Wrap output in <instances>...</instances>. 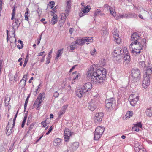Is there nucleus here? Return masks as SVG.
I'll use <instances>...</instances> for the list:
<instances>
[{
    "label": "nucleus",
    "instance_id": "nucleus-1",
    "mask_svg": "<svg viewBox=\"0 0 152 152\" xmlns=\"http://www.w3.org/2000/svg\"><path fill=\"white\" fill-rule=\"evenodd\" d=\"M139 66L140 68L144 69H146L145 73L143 75V80L142 81V86L145 88L150 84V79L152 77V67L150 66H148L147 67L144 61H140L139 62Z\"/></svg>",
    "mask_w": 152,
    "mask_h": 152
},
{
    "label": "nucleus",
    "instance_id": "nucleus-2",
    "mask_svg": "<svg viewBox=\"0 0 152 152\" xmlns=\"http://www.w3.org/2000/svg\"><path fill=\"white\" fill-rule=\"evenodd\" d=\"M132 42L130 46V48H132L131 52L132 53L136 54H139L140 53V51L142 50L141 45L140 42Z\"/></svg>",
    "mask_w": 152,
    "mask_h": 152
},
{
    "label": "nucleus",
    "instance_id": "nucleus-3",
    "mask_svg": "<svg viewBox=\"0 0 152 152\" xmlns=\"http://www.w3.org/2000/svg\"><path fill=\"white\" fill-rule=\"evenodd\" d=\"M94 75H96L99 78V81L103 82L104 80L106 74V69L102 68V69H97L96 72H93Z\"/></svg>",
    "mask_w": 152,
    "mask_h": 152
},
{
    "label": "nucleus",
    "instance_id": "nucleus-4",
    "mask_svg": "<svg viewBox=\"0 0 152 152\" xmlns=\"http://www.w3.org/2000/svg\"><path fill=\"white\" fill-rule=\"evenodd\" d=\"M104 131V128L100 126L97 127L95 129L94 133V139L98 140L102 135Z\"/></svg>",
    "mask_w": 152,
    "mask_h": 152
},
{
    "label": "nucleus",
    "instance_id": "nucleus-5",
    "mask_svg": "<svg viewBox=\"0 0 152 152\" xmlns=\"http://www.w3.org/2000/svg\"><path fill=\"white\" fill-rule=\"evenodd\" d=\"M98 96H94V99H91L88 104V108L91 111H94L97 107V100L96 98Z\"/></svg>",
    "mask_w": 152,
    "mask_h": 152
},
{
    "label": "nucleus",
    "instance_id": "nucleus-6",
    "mask_svg": "<svg viewBox=\"0 0 152 152\" xmlns=\"http://www.w3.org/2000/svg\"><path fill=\"white\" fill-rule=\"evenodd\" d=\"M131 75L136 81L139 80L141 77L140 71L137 68H134L132 70Z\"/></svg>",
    "mask_w": 152,
    "mask_h": 152
},
{
    "label": "nucleus",
    "instance_id": "nucleus-7",
    "mask_svg": "<svg viewBox=\"0 0 152 152\" xmlns=\"http://www.w3.org/2000/svg\"><path fill=\"white\" fill-rule=\"evenodd\" d=\"M138 99V96L137 93L136 94H132L129 98V100H130V104L132 106H135Z\"/></svg>",
    "mask_w": 152,
    "mask_h": 152
},
{
    "label": "nucleus",
    "instance_id": "nucleus-8",
    "mask_svg": "<svg viewBox=\"0 0 152 152\" xmlns=\"http://www.w3.org/2000/svg\"><path fill=\"white\" fill-rule=\"evenodd\" d=\"M45 96V95L44 94H39L37 99L35 101L33 106H34L35 105L37 104V107H40L41 106L40 104L42 102Z\"/></svg>",
    "mask_w": 152,
    "mask_h": 152
},
{
    "label": "nucleus",
    "instance_id": "nucleus-9",
    "mask_svg": "<svg viewBox=\"0 0 152 152\" xmlns=\"http://www.w3.org/2000/svg\"><path fill=\"white\" fill-rule=\"evenodd\" d=\"M113 34L116 43L119 44L121 42V39L119 36L118 31L117 28H115L113 29Z\"/></svg>",
    "mask_w": 152,
    "mask_h": 152
},
{
    "label": "nucleus",
    "instance_id": "nucleus-10",
    "mask_svg": "<svg viewBox=\"0 0 152 152\" xmlns=\"http://www.w3.org/2000/svg\"><path fill=\"white\" fill-rule=\"evenodd\" d=\"M104 114L100 112L96 113L94 118V120L95 123L101 122L103 118Z\"/></svg>",
    "mask_w": 152,
    "mask_h": 152
},
{
    "label": "nucleus",
    "instance_id": "nucleus-11",
    "mask_svg": "<svg viewBox=\"0 0 152 152\" xmlns=\"http://www.w3.org/2000/svg\"><path fill=\"white\" fill-rule=\"evenodd\" d=\"M123 52L124 53L123 58L124 60V62L128 64L129 63L130 60L129 53L127 50L126 49H124L123 51Z\"/></svg>",
    "mask_w": 152,
    "mask_h": 152
},
{
    "label": "nucleus",
    "instance_id": "nucleus-12",
    "mask_svg": "<svg viewBox=\"0 0 152 152\" xmlns=\"http://www.w3.org/2000/svg\"><path fill=\"white\" fill-rule=\"evenodd\" d=\"M115 101L114 99L113 98L107 99L105 101V105L108 109H110L112 107L113 104L115 103Z\"/></svg>",
    "mask_w": 152,
    "mask_h": 152
},
{
    "label": "nucleus",
    "instance_id": "nucleus-13",
    "mask_svg": "<svg viewBox=\"0 0 152 152\" xmlns=\"http://www.w3.org/2000/svg\"><path fill=\"white\" fill-rule=\"evenodd\" d=\"M130 40L131 41H134L132 42H140V37L139 34L137 32H134L131 36ZM138 43V42H137Z\"/></svg>",
    "mask_w": 152,
    "mask_h": 152
},
{
    "label": "nucleus",
    "instance_id": "nucleus-14",
    "mask_svg": "<svg viewBox=\"0 0 152 152\" xmlns=\"http://www.w3.org/2000/svg\"><path fill=\"white\" fill-rule=\"evenodd\" d=\"M73 134L72 132H71L68 129H66L64 132V136L65 141L66 142L69 141L70 137Z\"/></svg>",
    "mask_w": 152,
    "mask_h": 152
},
{
    "label": "nucleus",
    "instance_id": "nucleus-15",
    "mask_svg": "<svg viewBox=\"0 0 152 152\" xmlns=\"http://www.w3.org/2000/svg\"><path fill=\"white\" fill-rule=\"evenodd\" d=\"M86 92H88L87 90L85 91L82 88L81 89H78L76 91V95L78 97L81 98L85 94Z\"/></svg>",
    "mask_w": 152,
    "mask_h": 152
},
{
    "label": "nucleus",
    "instance_id": "nucleus-16",
    "mask_svg": "<svg viewBox=\"0 0 152 152\" xmlns=\"http://www.w3.org/2000/svg\"><path fill=\"white\" fill-rule=\"evenodd\" d=\"M12 120L11 119L8 122V124L7 126L6 130H7V132L6 134L7 136H9L10 135V134L12 133V128L13 127H11V126H10V124H12Z\"/></svg>",
    "mask_w": 152,
    "mask_h": 152
},
{
    "label": "nucleus",
    "instance_id": "nucleus-17",
    "mask_svg": "<svg viewBox=\"0 0 152 152\" xmlns=\"http://www.w3.org/2000/svg\"><path fill=\"white\" fill-rule=\"evenodd\" d=\"M79 143L77 142H75L71 143L69 149L70 152H73L75 151L78 147Z\"/></svg>",
    "mask_w": 152,
    "mask_h": 152
},
{
    "label": "nucleus",
    "instance_id": "nucleus-18",
    "mask_svg": "<svg viewBox=\"0 0 152 152\" xmlns=\"http://www.w3.org/2000/svg\"><path fill=\"white\" fill-rule=\"evenodd\" d=\"M99 78L97 77V76L96 75H94V73H93L92 75L91 76V82L93 83H101L102 82H100L99 81Z\"/></svg>",
    "mask_w": 152,
    "mask_h": 152
},
{
    "label": "nucleus",
    "instance_id": "nucleus-19",
    "mask_svg": "<svg viewBox=\"0 0 152 152\" xmlns=\"http://www.w3.org/2000/svg\"><path fill=\"white\" fill-rule=\"evenodd\" d=\"M82 88L83 89L85 90V91L87 90L88 92V90H90L92 88V85L91 83L88 82L85 84Z\"/></svg>",
    "mask_w": 152,
    "mask_h": 152
},
{
    "label": "nucleus",
    "instance_id": "nucleus-20",
    "mask_svg": "<svg viewBox=\"0 0 152 152\" xmlns=\"http://www.w3.org/2000/svg\"><path fill=\"white\" fill-rule=\"evenodd\" d=\"M122 49L120 47H117L115 48L113 54V56H116L117 55H121V54Z\"/></svg>",
    "mask_w": 152,
    "mask_h": 152
},
{
    "label": "nucleus",
    "instance_id": "nucleus-21",
    "mask_svg": "<svg viewBox=\"0 0 152 152\" xmlns=\"http://www.w3.org/2000/svg\"><path fill=\"white\" fill-rule=\"evenodd\" d=\"M17 16H19V18H16L15 19V23H16V26H17V29H18V28L19 27V25H20V23L18 24L19 22V20L20 19V18L22 17V15L21 13H18L17 14Z\"/></svg>",
    "mask_w": 152,
    "mask_h": 152
},
{
    "label": "nucleus",
    "instance_id": "nucleus-22",
    "mask_svg": "<svg viewBox=\"0 0 152 152\" xmlns=\"http://www.w3.org/2000/svg\"><path fill=\"white\" fill-rule=\"evenodd\" d=\"M69 13V10H67L66 13H67L66 15L65 13H62L60 15V19L61 20H63L64 22H65L66 20V16H68V13Z\"/></svg>",
    "mask_w": 152,
    "mask_h": 152
},
{
    "label": "nucleus",
    "instance_id": "nucleus-23",
    "mask_svg": "<svg viewBox=\"0 0 152 152\" xmlns=\"http://www.w3.org/2000/svg\"><path fill=\"white\" fill-rule=\"evenodd\" d=\"M61 140L60 138H57L54 140V145L55 146H59L61 144Z\"/></svg>",
    "mask_w": 152,
    "mask_h": 152
},
{
    "label": "nucleus",
    "instance_id": "nucleus-24",
    "mask_svg": "<svg viewBox=\"0 0 152 152\" xmlns=\"http://www.w3.org/2000/svg\"><path fill=\"white\" fill-rule=\"evenodd\" d=\"M26 80H25L24 79H22L19 84V87H21L22 88H23L26 85Z\"/></svg>",
    "mask_w": 152,
    "mask_h": 152
},
{
    "label": "nucleus",
    "instance_id": "nucleus-25",
    "mask_svg": "<svg viewBox=\"0 0 152 152\" xmlns=\"http://www.w3.org/2000/svg\"><path fill=\"white\" fill-rule=\"evenodd\" d=\"M92 37H85L83 38V44H84L86 42H91Z\"/></svg>",
    "mask_w": 152,
    "mask_h": 152
},
{
    "label": "nucleus",
    "instance_id": "nucleus-26",
    "mask_svg": "<svg viewBox=\"0 0 152 152\" xmlns=\"http://www.w3.org/2000/svg\"><path fill=\"white\" fill-rule=\"evenodd\" d=\"M146 113L147 116L150 117L152 116V107L147 109Z\"/></svg>",
    "mask_w": 152,
    "mask_h": 152
},
{
    "label": "nucleus",
    "instance_id": "nucleus-27",
    "mask_svg": "<svg viewBox=\"0 0 152 152\" xmlns=\"http://www.w3.org/2000/svg\"><path fill=\"white\" fill-rule=\"evenodd\" d=\"M54 11H51L50 12L52 13V16H53L51 19L52 20H57V16L56 14H55L57 10H53Z\"/></svg>",
    "mask_w": 152,
    "mask_h": 152
},
{
    "label": "nucleus",
    "instance_id": "nucleus-28",
    "mask_svg": "<svg viewBox=\"0 0 152 152\" xmlns=\"http://www.w3.org/2000/svg\"><path fill=\"white\" fill-rule=\"evenodd\" d=\"M15 4L16 3L13 1V0H10V4L13 10H15V8L17 7L15 6Z\"/></svg>",
    "mask_w": 152,
    "mask_h": 152
},
{
    "label": "nucleus",
    "instance_id": "nucleus-29",
    "mask_svg": "<svg viewBox=\"0 0 152 152\" xmlns=\"http://www.w3.org/2000/svg\"><path fill=\"white\" fill-rule=\"evenodd\" d=\"M82 11L79 13V15L80 17H82V16L85 15L86 13H88L89 12L90 10H81Z\"/></svg>",
    "mask_w": 152,
    "mask_h": 152
},
{
    "label": "nucleus",
    "instance_id": "nucleus-30",
    "mask_svg": "<svg viewBox=\"0 0 152 152\" xmlns=\"http://www.w3.org/2000/svg\"><path fill=\"white\" fill-rule=\"evenodd\" d=\"M55 4V2L53 1H50L48 4V8L50 9H52L53 7Z\"/></svg>",
    "mask_w": 152,
    "mask_h": 152
},
{
    "label": "nucleus",
    "instance_id": "nucleus-31",
    "mask_svg": "<svg viewBox=\"0 0 152 152\" xmlns=\"http://www.w3.org/2000/svg\"><path fill=\"white\" fill-rule=\"evenodd\" d=\"M122 54L117 55L116 56H113L115 60L117 61H119L122 58Z\"/></svg>",
    "mask_w": 152,
    "mask_h": 152
},
{
    "label": "nucleus",
    "instance_id": "nucleus-32",
    "mask_svg": "<svg viewBox=\"0 0 152 152\" xmlns=\"http://www.w3.org/2000/svg\"><path fill=\"white\" fill-rule=\"evenodd\" d=\"M71 0H68L66 2V10H70L71 8Z\"/></svg>",
    "mask_w": 152,
    "mask_h": 152
},
{
    "label": "nucleus",
    "instance_id": "nucleus-33",
    "mask_svg": "<svg viewBox=\"0 0 152 152\" xmlns=\"http://www.w3.org/2000/svg\"><path fill=\"white\" fill-rule=\"evenodd\" d=\"M30 13L29 10H27L25 14V17L26 20L28 21V17H30Z\"/></svg>",
    "mask_w": 152,
    "mask_h": 152
},
{
    "label": "nucleus",
    "instance_id": "nucleus-34",
    "mask_svg": "<svg viewBox=\"0 0 152 152\" xmlns=\"http://www.w3.org/2000/svg\"><path fill=\"white\" fill-rule=\"evenodd\" d=\"M10 98L9 96H7L5 97L4 99V102L5 104V105L7 106L9 104V102L10 100Z\"/></svg>",
    "mask_w": 152,
    "mask_h": 152
},
{
    "label": "nucleus",
    "instance_id": "nucleus-35",
    "mask_svg": "<svg viewBox=\"0 0 152 152\" xmlns=\"http://www.w3.org/2000/svg\"><path fill=\"white\" fill-rule=\"evenodd\" d=\"M27 118V114H26L23 120V121L22 122V125H21V127L22 128H23L25 125V124L26 122V121Z\"/></svg>",
    "mask_w": 152,
    "mask_h": 152
},
{
    "label": "nucleus",
    "instance_id": "nucleus-36",
    "mask_svg": "<svg viewBox=\"0 0 152 152\" xmlns=\"http://www.w3.org/2000/svg\"><path fill=\"white\" fill-rule=\"evenodd\" d=\"M35 124H36V123L33 122L30 124V125L28 130L27 132V133H28L29 132H30L31 131V130L32 129H33V128L34 127V125H35Z\"/></svg>",
    "mask_w": 152,
    "mask_h": 152
},
{
    "label": "nucleus",
    "instance_id": "nucleus-37",
    "mask_svg": "<svg viewBox=\"0 0 152 152\" xmlns=\"http://www.w3.org/2000/svg\"><path fill=\"white\" fill-rule=\"evenodd\" d=\"M138 145L139 144L137 143V144H135V145L134 147V149L137 152H139L140 148L142 147V146L140 145H139V147H138Z\"/></svg>",
    "mask_w": 152,
    "mask_h": 152
},
{
    "label": "nucleus",
    "instance_id": "nucleus-38",
    "mask_svg": "<svg viewBox=\"0 0 152 152\" xmlns=\"http://www.w3.org/2000/svg\"><path fill=\"white\" fill-rule=\"evenodd\" d=\"M77 42V44L78 45H83V38L81 39H77L76 41Z\"/></svg>",
    "mask_w": 152,
    "mask_h": 152
},
{
    "label": "nucleus",
    "instance_id": "nucleus-39",
    "mask_svg": "<svg viewBox=\"0 0 152 152\" xmlns=\"http://www.w3.org/2000/svg\"><path fill=\"white\" fill-rule=\"evenodd\" d=\"M133 114V112L132 111H129L126 113V116L129 118L132 116Z\"/></svg>",
    "mask_w": 152,
    "mask_h": 152
},
{
    "label": "nucleus",
    "instance_id": "nucleus-40",
    "mask_svg": "<svg viewBox=\"0 0 152 152\" xmlns=\"http://www.w3.org/2000/svg\"><path fill=\"white\" fill-rule=\"evenodd\" d=\"M99 66H103L104 65L106 64V61L104 59H103L101 61H100L99 63Z\"/></svg>",
    "mask_w": 152,
    "mask_h": 152
},
{
    "label": "nucleus",
    "instance_id": "nucleus-41",
    "mask_svg": "<svg viewBox=\"0 0 152 152\" xmlns=\"http://www.w3.org/2000/svg\"><path fill=\"white\" fill-rule=\"evenodd\" d=\"M63 49H59L57 52V56H56V58H58L61 55L62 53H61V52L62 51Z\"/></svg>",
    "mask_w": 152,
    "mask_h": 152
},
{
    "label": "nucleus",
    "instance_id": "nucleus-42",
    "mask_svg": "<svg viewBox=\"0 0 152 152\" xmlns=\"http://www.w3.org/2000/svg\"><path fill=\"white\" fill-rule=\"evenodd\" d=\"M99 14H100L101 15H103V14H102L101 13V11H99L98 12H96L95 13H94V19H95V18H96L95 17L98 15H99Z\"/></svg>",
    "mask_w": 152,
    "mask_h": 152
},
{
    "label": "nucleus",
    "instance_id": "nucleus-43",
    "mask_svg": "<svg viewBox=\"0 0 152 152\" xmlns=\"http://www.w3.org/2000/svg\"><path fill=\"white\" fill-rule=\"evenodd\" d=\"M94 68L93 67H91L88 71L87 73L88 75H91L92 72H94L93 70Z\"/></svg>",
    "mask_w": 152,
    "mask_h": 152
},
{
    "label": "nucleus",
    "instance_id": "nucleus-44",
    "mask_svg": "<svg viewBox=\"0 0 152 152\" xmlns=\"http://www.w3.org/2000/svg\"><path fill=\"white\" fill-rule=\"evenodd\" d=\"M132 131L138 132L139 130V129L135 126H134V127H132Z\"/></svg>",
    "mask_w": 152,
    "mask_h": 152
},
{
    "label": "nucleus",
    "instance_id": "nucleus-45",
    "mask_svg": "<svg viewBox=\"0 0 152 152\" xmlns=\"http://www.w3.org/2000/svg\"><path fill=\"white\" fill-rule=\"evenodd\" d=\"M81 10H91L90 5H87L86 6H84L83 8L81 9Z\"/></svg>",
    "mask_w": 152,
    "mask_h": 152
},
{
    "label": "nucleus",
    "instance_id": "nucleus-46",
    "mask_svg": "<svg viewBox=\"0 0 152 152\" xmlns=\"http://www.w3.org/2000/svg\"><path fill=\"white\" fill-rule=\"evenodd\" d=\"M134 126H135L137 127H139L140 128L142 127V125L141 122H137L136 124H135Z\"/></svg>",
    "mask_w": 152,
    "mask_h": 152
},
{
    "label": "nucleus",
    "instance_id": "nucleus-47",
    "mask_svg": "<svg viewBox=\"0 0 152 152\" xmlns=\"http://www.w3.org/2000/svg\"><path fill=\"white\" fill-rule=\"evenodd\" d=\"M115 10H110V13L113 15L114 17L116 16V12H115Z\"/></svg>",
    "mask_w": 152,
    "mask_h": 152
},
{
    "label": "nucleus",
    "instance_id": "nucleus-48",
    "mask_svg": "<svg viewBox=\"0 0 152 152\" xmlns=\"http://www.w3.org/2000/svg\"><path fill=\"white\" fill-rule=\"evenodd\" d=\"M15 10H13V12L12 13V18L11 19L12 20H13L14 19V17L15 16Z\"/></svg>",
    "mask_w": 152,
    "mask_h": 152
},
{
    "label": "nucleus",
    "instance_id": "nucleus-49",
    "mask_svg": "<svg viewBox=\"0 0 152 152\" xmlns=\"http://www.w3.org/2000/svg\"><path fill=\"white\" fill-rule=\"evenodd\" d=\"M104 8L107 9V10H113L112 8L109 6L107 4L104 5Z\"/></svg>",
    "mask_w": 152,
    "mask_h": 152
},
{
    "label": "nucleus",
    "instance_id": "nucleus-50",
    "mask_svg": "<svg viewBox=\"0 0 152 152\" xmlns=\"http://www.w3.org/2000/svg\"><path fill=\"white\" fill-rule=\"evenodd\" d=\"M65 112L64 111H62L61 110L58 113V115L59 118H60L61 117V116L64 114Z\"/></svg>",
    "mask_w": 152,
    "mask_h": 152
},
{
    "label": "nucleus",
    "instance_id": "nucleus-51",
    "mask_svg": "<svg viewBox=\"0 0 152 152\" xmlns=\"http://www.w3.org/2000/svg\"><path fill=\"white\" fill-rule=\"evenodd\" d=\"M41 124L42 126H43L44 127H45L47 126V125L46 124V120L42 122H41Z\"/></svg>",
    "mask_w": 152,
    "mask_h": 152
},
{
    "label": "nucleus",
    "instance_id": "nucleus-52",
    "mask_svg": "<svg viewBox=\"0 0 152 152\" xmlns=\"http://www.w3.org/2000/svg\"><path fill=\"white\" fill-rule=\"evenodd\" d=\"M53 129V128L52 126H51L48 129V132L46 133V135H48L52 131Z\"/></svg>",
    "mask_w": 152,
    "mask_h": 152
},
{
    "label": "nucleus",
    "instance_id": "nucleus-53",
    "mask_svg": "<svg viewBox=\"0 0 152 152\" xmlns=\"http://www.w3.org/2000/svg\"><path fill=\"white\" fill-rule=\"evenodd\" d=\"M57 20H51V23L52 25H54L57 22Z\"/></svg>",
    "mask_w": 152,
    "mask_h": 152
},
{
    "label": "nucleus",
    "instance_id": "nucleus-54",
    "mask_svg": "<svg viewBox=\"0 0 152 152\" xmlns=\"http://www.w3.org/2000/svg\"><path fill=\"white\" fill-rule=\"evenodd\" d=\"M59 95V93L57 91L55 92L53 94V96L56 98L58 97Z\"/></svg>",
    "mask_w": 152,
    "mask_h": 152
},
{
    "label": "nucleus",
    "instance_id": "nucleus-55",
    "mask_svg": "<svg viewBox=\"0 0 152 152\" xmlns=\"http://www.w3.org/2000/svg\"><path fill=\"white\" fill-rule=\"evenodd\" d=\"M3 62V60L2 59H1L0 60V72L1 71V69L2 68V64Z\"/></svg>",
    "mask_w": 152,
    "mask_h": 152
},
{
    "label": "nucleus",
    "instance_id": "nucleus-56",
    "mask_svg": "<svg viewBox=\"0 0 152 152\" xmlns=\"http://www.w3.org/2000/svg\"><path fill=\"white\" fill-rule=\"evenodd\" d=\"M52 51H53V49H52L49 52V53H48V57L51 58V54H52Z\"/></svg>",
    "mask_w": 152,
    "mask_h": 152
},
{
    "label": "nucleus",
    "instance_id": "nucleus-57",
    "mask_svg": "<svg viewBox=\"0 0 152 152\" xmlns=\"http://www.w3.org/2000/svg\"><path fill=\"white\" fill-rule=\"evenodd\" d=\"M96 52V50L95 48L91 51V53L92 55H94L95 54Z\"/></svg>",
    "mask_w": 152,
    "mask_h": 152
},
{
    "label": "nucleus",
    "instance_id": "nucleus-58",
    "mask_svg": "<svg viewBox=\"0 0 152 152\" xmlns=\"http://www.w3.org/2000/svg\"><path fill=\"white\" fill-rule=\"evenodd\" d=\"M51 58L48 57L47 58V60L46 61V63H45L46 64H48L50 62V59Z\"/></svg>",
    "mask_w": 152,
    "mask_h": 152
},
{
    "label": "nucleus",
    "instance_id": "nucleus-59",
    "mask_svg": "<svg viewBox=\"0 0 152 152\" xmlns=\"http://www.w3.org/2000/svg\"><path fill=\"white\" fill-rule=\"evenodd\" d=\"M145 150L143 148H142V147L140 148L139 152H145Z\"/></svg>",
    "mask_w": 152,
    "mask_h": 152
},
{
    "label": "nucleus",
    "instance_id": "nucleus-60",
    "mask_svg": "<svg viewBox=\"0 0 152 152\" xmlns=\"http://www.w3.org/2000/svg\"><path fill=\"white\" fill-rule=\"evenodd\" d=\"M121 17L122 18H126L128 17V15L126 14L121 15Z\"/></svg>",
    "mask_w": 152,
    "mask_h": 152
},
{
    "label": "nucleus",
    "instance_id": "nucleus-61",
    "mask_svg": "<svg viewBox=\"0 0 152 152\" xmlns=\"http://www.w3.org/2000/svg\"><path fill=\"white\" fill-rule=\"evenodd\" d=\"M3 0H0V10L2 9Z\"/></svg>",
    "mask_w": 152,
    "mask_h": 152
},
{
    "label": "nucleus",
    "instance_id": "nucleus-62",
    "mask_svg": "<svg viewBox=\"0 0 152 152\" xmlns=\"http://www.w3.org/2000/svg\"><path fill=\"white\" fill-rule=\"evenodd\" d=\"M121 18H122L121 17V15H118L116 16V17L115 18L117 20H119Z\"/></svg>",
    "mask_w": 152,
    "mask_h": 152
},
{
    "label": "nucleus",
    "instance_id": "nucleus-63",
    "mask_svg": "<svg viewBox=\"0 0 152 152\" xmlns=\"http://www.w3.org/2000/svg\"><path fill=\"white\" fill-rule=\"evenodd\" d=\"M77 42L75 41H74L72 42V45H71L72 46H76V45H77Z\"/></svg>",
    "mask_w": 152,
    "mask_h": 152
},
{
    "label": "nucleus",
    "instance_id": "nucleus-64",
    "mask_svg": "<svg viewBox=\"0 0 152 152\" xmlns=\"http://www.w3.org/2000/svg\"><path fill=\"white\" fill-rule=\"evenodd\" d=\"M17 47L19 49H22L23 48V45H21V46H20L19 45H18L17 46Z\"/></svg>",
    "mask_w": 152,
    "mask_h": 152
}]
</instances>
